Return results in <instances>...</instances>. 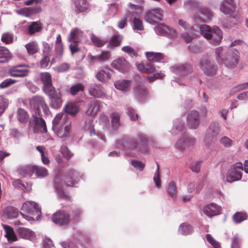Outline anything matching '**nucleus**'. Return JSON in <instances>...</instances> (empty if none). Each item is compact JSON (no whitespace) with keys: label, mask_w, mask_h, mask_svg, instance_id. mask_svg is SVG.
<instances>
[{"label":"nucleus","mask_w":248,"mask_h":248,"mask_svg":"<svg viewBox=\"0 0 248 248\" xmlns=\"http://www.w3.org/2000/svg\"><path fill=\"white\" fill-rule=\"evenodd\" d=\"M184 127V124L180 120H175L173 121V127L171 132L172 134H177L179 131H182Z\"/></svg>","instance_id":"49530a36"},{"label":"nucleus","mask_w":248,"mask_h":248,"mask_svg":"<svg viewBox=\"0 0 248 248\" xmlns=\"http://www.w3.org/2000/svg\"><path fill=\"white\" fill-rule=\"evenodd\" d=\"M81 214V210L78 208L72 210L70 215H69L70 219V222L72 220L78 219L80 217Z\"/></svg>","instance_id":"bf43d9fd"},{"label":"nucleus","mask_w":248,"mask_h":248,"mask_svg":"<svg viewBox=\"0 0 248 248\" xmlns=\"http://www.w3.org/2000/svg\"><path fill=\"white\" fill-rule=\"evenodd\" d=\"M84 88L80 84H76L72 85L70 89V92L73 95H75L79 92L83 91Z\"/></svg>","instance_id":"13d9d810"},{"label":"nucleus","mask_w":248,"mask_h":248,"mask_svg":"<svg viewBox=\"0 0 248 248\" xmlns=\"http://www.w3.org/2000/svg\"><path fill=\"white\" fill-rule=\"evenodd\" d=\"M123 39L122 35L117 34L114 35L110 39L109 43L107 45V47L110 49H113L114 47L119 46Z\"/></svg>","instance_id":"c756f323"},{"label":"nucleus","mask_w":248,"mask_h":248,"mask_svg":"<svg viewBox=\"0 0 248 248\" xmlns=\"http://www.w3.org/2000/svg\"><path fill=\"white\" fill-rule=\"evenodd\" d=\"M235 9L236 5L233 0H223L220 3V10L224 14H232Z\"/></svg>","instance_id":"aec40b11"},{"label":"nucleus","mask_w":248,"mask_h":248,"mask_svg":"<svg viewBox=\"0 0 248 248\" xmlns=\"http://www.w3.org/2000/svg\"><path fill=\"white\" fill-rule=\"evenodd\" d=\"M112 126L114 128L118 127L120 125V115L118 113L113 112L111 114Z\"/></svg>","instance_id":"6e6d98bb"},{"label":"nucleus","mask_w":248,"mask_h":248,"mask_svg":"<svg viewBox=\"0 0 248 248\" xmlns=\"http://www.w3.org/2000/svg\"><path fill=\"white\" fill-rule=\"evenodd\" d=\"M50 98V104L52 108H57L62 104V95L59 91H54V89L51 90L50 94H47Z\"/></svg>","instance_id":"5701e85b"},{"label":"nucleus","mask_w":248,"mask_h":248,"mask_svg":"<svg viewBox=\"0 0 248 248\" xmlns=\"http://www.w3.org/2000/svg\"><path fill=\"white\" fill-rule=\"evenodd\" d=\"M132 27L134 31H141L144 30L142 21L140 19L134 17L132 21Z\"/></svg>","instance_id":"c03bdc74"},{"label":"nucleus","mask_w":248,"mask_h":248,"mask_svg":"<svg viewBox=\"0 0 248 248\" xmlns=\"http://www.w3.org/2000/svg\"><path fill=\"white\" fill-rule=\"evenodd\" d=\"M134 93L139 98L142 99L144 96H146L147 91L144 88L141 86H138L135 88Z\"/></svg>","instance_id":"603ef678"},{"label":"nucleus","mask_w":248,"mask_h":248,"mask_svg":"<svg viewBox=\"0 0 248 248\" xmlns=\"http://www.w3.org/2000/svg\"><path fill=\"white\" fill-rule=\"evenodd\" d=\"M81 36L82 32L78 29H74L71 31L68 41L73 43H78L80 41Z\"/></svg>","instance_id":"c85d7f7f"},{"label":"nucleus","mask_w":248,"mask_h":248,"mask_svg":"<svg viewBox=\"0 0 248 248\" xmlns=\"http://www.w3.org/2000/svg\"><path fill=\"white\" fill-rule=\"evenodd\" d=\"M170 70L181 78L176 80L175 82L180 85H186L188 81L186 76L192 72L193 67L187 63H178L171 66Z\"/></svg>","instance_id":"7ed1b4c3"},{"label":"nucleus","mask_w":248,"mask_h":248,"mask_svg":"<svg viewBox=\"0 0 248 248\" xmlns=\"http://www.w3.org/2000/svg\"><path fill=\"white\" fill-rule=\"evenodd\" d=\"M29 104L31 111L35 115L41 116V108L45 115H48L50 113L48 105L41 96L36 95L32 97L29 100Z\"/></svg>","instance_id":"39448f33"},{"label":"nucleus","mask_w":248,"mask_h":248,"mask_svg":"<svg viewBox=\"0 0 248 248\" xmlns=\"http://www.w3.org/2000/svg\"><path fill=\"white\" fill-rule=\"evenodd\" d=\"M247 88H248V82L241 83L232 88L230 91V94L233 95L236 93Z\"/></svg>","instance_id":"8fccbe9b"},{"label":"nucleus","mask_w":248,"mask_h":248,"mask_svg":"<svg viewBox=\"0 0 248 248\" xmlns=\"http://www.w3.org/2000/svg\"><path fill=\"white\" fill-rule=\"evenodd\" d=\"M200 66L204 73L208 76H213L217 74V65L208 58H203L201 59Z\"/></svg>","instance_id":"9d476101"},{"label":"nucleus","mask_w":248,"mask_h":248,"mask_svg":"<svg viewBox=\"0 0 248 248\" xmlns=\"http://www.w3.org/2000/svg\"><path fill=\"white\" fill-rule=\"evenodd\" d=\"M121 50L127 54L131 57H137L138 56L137 52L135 50L130 46H125L122 47Z\"/></svg>","instance_id":"5fc2aeb1"},{"label":"nucleus","mask_w":248,"mask_h":248,"mask_svg":"<svg viewBox=\"0 0 248 248\" xmlns=\"http://www.w3.org/2000/svg\"><path fill=\"white\" fill-rule=\"evenodd\" d=\"M18 215V210L13 206L7 207L3 211L2 217L5 219L16 218Z\"/></svg>","instance_id":"bb28decb"},{"label":"nucleus","mask_w":248,"mask_h":248,"mask_svg":"<svg viewBox=\"0 0 248 248\" xmlns=\"http://www.w3.org/2000/svg\"><path fill=\"white\" fill-rule=\"evenodd\" d=\"M131 164L136 170L140 171H142L145 167V164L139 160H132Z\"/></svg>","instance_id":"338daca9"},{"label":"nucleus","mask_w":248,"mask_h":248,"mask_svg":"<svg viewBox=\"0 0 248 248\" xmlns=\"http://www.w3.org/2000/svg\"><path fill=\"white\" fill-rule=\"evenodd\" d=\"M145 54L149 61L159 62L164 58V55L160 52H146Z\"/></svg>","instance_id":"473e14b6"},{"label":"nucleus","mask_w":248,"mask_h":248,"mask_svg":"<svg viewBox=\"0 0 248 248\" xmlns=\"http://www.w3.org/2000/svg\"><path fill=\"white\" fill-rule=\"evenodd\" d=\"M99 55V62H105L108 61L111 56V53L109 51H102Z\"/></svg>","instance_id":"052dcab7"},{"label":"nucleus","mask_w":248,"mask_h":248,"mask_svg":"<svg viewBox=\"0 0 248 248\" xmlns=\"http://www.w3.org/2000/svg\"><path fill=\"white\" fill-rule=\"evenodd\" d=\"M52 219L55 223L61 226L68 225L70 222L69 214L61 211L54 214Z\"/></svg>","instance_id":"4468645a"},{"label":"nucleus","mask_w":248,"mask_h":248,"mask_svg":"<svg viewBox=\"0 0 248 248\" xmlns=\"http://www.w3.org/2000/svg\"><path fill=\"white\" fill-rule=\"evenodd\" d=\"M28 53L33 55L37 52L39 50L38 44L35 41H31L25 45Z\"/></svg>","instance_id":"ea45409f"},{"label":"nucleus","mask_w":248,"mask_h":248,"mask_svg":"<svg viewBox=\"0 0 248 248\" xmlns=\"http://www.w3.org/2000/svg\"><path fill=\"white\" fill-rule=\"evenodd\" d=\"M157 35L166 36L168 27L162 24L157 25L154 29Z\"/></svg>","instance_id":"3c124183"},{"label":"nucleus","mask_w":248,"mask_h":248,"mask_svg":"<svg viewBox=\"0 0 248 248\" xmlns=\"http://www.w3.org/2000/svg\"><path fill=\"white\" fill-rule=\"evenodd\" d=\"M91 39L93 45L97 47L103 46L107 42V40L102 39L93 34L91 35Z\"/></svg>","instance_id":"de8ad7c7"},{"label":"nucleus","mask_w":248,"mask_h":248,"mask_svg":"<svg viewBox=\"0 0 248 248\" xmlns=\"http://www.w3.org/2000/svg\"><path fill=\"white\" fill-rule=\"evenodd\" d=\"M168 194L174 200H176L177 196V188L175 183L171 181L169 183L167 189Z\"/></svg>","instance_id":"58836bf2"},{"label":"nucleus","mask_w":248,"mask_h":248,"mask_svg":"<svg viewBox=\"0 0 248 248\" xmlns=\"http://www.w3.org/2000/svg\"><path fill=\"white\" fill-rule=\"evenodd\" d=\"M201 34L204 38L210 40V43L214 45L220 43L222 39V32L218 27L211 29L210 27L205 24L200 26Z\"/></svg>","instance_id":"20e7f679"},{"label":"nucleus","mask_w":248,"mask_h":248,"mask_svg":"<svg viewBox=\"0 0 248 248\" xmlns=\"http://www.w3.org/2000/svg\"><path fill=\"white\" fill-rule=\"evenodd\" d=\"M28 66L26 65H18L13 66L9 71V75L13 77L23 78L28 75L29 70L26 69H21V67Z\"/></svg>","instance_id":"a211bd4d"},{"label":"nucleus","mask_w":248,"mask_h":248,"mask_svg":"<svg viewBox=\"0 0 248 248\" xmlns=\"http://www.w3.org/2000/svg\"><path fill=\"white\" fill-rule=\"evenodd\" d=\"M29 115L27 112L22 108H18L17 111V120L21 123H26L29 119Z\"/></svg>","instance_id":"79ce46f5"},{"label":"nucleus","mask_w":248,"mask_h":248,"mask_svg":"<svg viewBox=\"0 0 248 248\" xmlns=\"http://www.w3.org/2000/svg\"><path fill=\"white\" fill-rule=\"evenodd\" d=\"M16 80L11 78H6L0 84V89H5L8 88L12 84L15 83Z\"/></svg>","instance_id":"774afa93"},{"label":"nucleus","mask_w":248,"mask_h":248,"mask_svg":"<svg viewBox=\"0 0 248 248\" xmlns=\"http://www.w3.org/2000/svg\"><path fill=\"white\" fill-rule=\"evenodd\" d=\"M111 66L121 72H124L129 68V63L124 58H120L114 60L111 63Z\"/></svg>","instance_id":"4be33fe9"},{"label":"nucleus","mask_w":248,"mask_h":248,"mask_svg":"<svg viewBox=\"0 0 248 248\" xmlns=\"http://www.w3.org/2000/svg\"><path fill=\"white\" fill-rule=\"evenodd\" d=\"M138 70L143 73L150 74L155 72V67L150 62H141L137 64Z\"/></svg>","instance_id":"b1692460"},{"label":"nucleus","mask_w":248,"mask_h":248,"mask_svg":"<svg viewBox=\"0 0 248 248\" xmlns=\"http://www.w3.org/2000/svg\"><path fill=\"white\" fill-rule=\"evenodd\" d=\"M64 110L66 113L75 116L78 113L79 107L76 103L69 102L65 106Z\"/></svg>","instance_id":"2f4dec72"},{"label":"nucleus","mask_w":248,"mask_h":248,"mask_svg":"<svg viewBox=\"0 0 248 248\" xmlns=\"http://www.w3.org/2000/svg\"><path fill=\"white\" fill-rule=\"evenodd\" d=\"M144 18L149 24L155 25L157 20L163 19V11L159 8L151 9L146 12Z\"/></svg>","instance_id":"f8f14e48"},{"label":"nucleus","mask_w":248,"mask_h":248,"mask_svg":"<svg viewBox=\"0 0 248 248\" xmlns=\"http://www.w3.org/2000/svg\"><path fill=\"white\" fill-rule=\"evenodd\" d=\"M184 5L186 9H199L200 7V4L195 0H187L184 3Z\"/></svg>","instance_id":"864d4df0"},{"label":"nucleus","mask_w":248,"mask_h":248,"mask_svg":"<svg viewBox=\"0 0 248 248\" xmlns=\"http://www.w3.org/2000/svg\"><path fill=\"white\" fill-rule=\"evenodd\" d=\"M64 119L61 114L56 115L52 122V129L54 132L60 138L66 137L69 134L71 127L70 125H64L63 123Z\"/></svg>","instance_id":"423d86ee"},{"label":"nucleus","mask_w":248,"mask_h":248,"mask_svg":"<svg viewBox=\"0 0 248 248\" xmlns=\"http://www.w3.org/2000/svg\"><path fill=\"white\" fill-rule=\"evenodd\" d=\"M243 170V166L241 162H237L232 165L227 173V181L232 182L239 180L242 177L241 171Z\"/></svg>","instance_id":"1a4fd4ad"},{"label":"nucleus","mask_w":248,"mask_h":248,"mask_svg":"<svg viewBox=\"0 0 248 248\" xmlns=\"http://www.w3.org/2000/svg\"><path fill=\"white\" fill-rule=\"evenodd\" d=\"M40 78L44 86L43 90L46 94H50L51 90L53 89L51 76L48 72H42L40 74Z\"/></svg>","instance_id":"ddd939ff"},{"label":"nucleus","mask_w":248,"mask_h":248,"mask_svg":"<svg viewBox=\"0 0 248 248\" xmlns=\"http://www.w3.org/2000/svg\"><path fill=\"white\" fill-rule=\"evenodd\" d=\"M98 80L102 82H105L110 78V75L109 72H106L103 70L99 71L96 76Z\"/></svg>","instance_id":"a18cd8bd"},{"label":"nucleus","mask_w":248,"mask_h":248,"mask_svg":"<svg viewBox=\"0 0 248 248\" xmlns=\"http://www.w3.org/2000/svg\"><path fill=\"white\" fill-rule=\"evenodd\" d=\"M241 241L237 234H235L232 239L231 248H240Z\"/></svg>","instance_id":"0e129e2a"},{"label":"nucleus","mask_w":248,"mask_h":248,"mask_svg":"<svg viewBox=\"0 0 248 248\" xmlns=\"http://www.w3.org/2000/svg\"><path fill=\"white\" fill-rule=\"evenodd\" d=\"M215 53L218 64L228 68L236 67L239 62L240 54L236 49H230L225 51L222 46H219L215 49Z\"/></svg>","instance_id":"f257e3e1"},{"label":"nucleus","mask_w":248,"mask_h":248,"mask_svg":"<svg viewBox=\"0 0 248 248\" xmlns=\"http://www.w3.org/2000/svg\"><path fill=\"white\" fill-rule=\"evenodd\" d=\"M42 27L40 22H32L28 27L29 34L38 32L42 30Z\"/></svg>","instance_id":"37998d69"},{"label":"nucleus","mask_w":248,"mask_h":248,"mask_svg":"<svg viewBox=\"0 0 248 248\" xmlns=\"http://www.w3.org/2000/svg\"><path fill=\"white\" fill-rule=\"evenodd\" d=\"M195 140L187 136H184L178 140L175 144V148L179 151H184L186 147L195 144Z\"/></svg>","instance_id":"2eb2a0df"},{"label":"nucleus","mask_w":248,"mask_h":248,"mask_svg":"<svg viewBox=\"0 0 248 248\" xmlns=\"http://www.w3.org/2000/svg\"><path fill=\"white\" fill-rule=\"evenodd\" d=\"M11 56V54L7 48L0 47V62L4 63L8 62Z\"/></svg>","instance_id":"4c0bfd02"},{"label":"nucleus","mask_w":248,"mask_h":248,"mask_svg":"<svg viewBox=\"0 0 248 248\" xmlns=\"http://www.w3.org/2000/svg\"><path fill=\"white\" fill-rule=\"evenodd\" d=\"M203 213L209 217L218 215L221 213V207L215 203H210L203 208Z\"/></svg>","instance_id":"412c9836"},{"label":"nucleus","mask_w":248,"mask_h":248,"mask_svg":"<svg viewBox=\"0 0 248 248\" xmlns=\"http://www.w3.org/2000/svg\"><path fill=\"white\" fill-rule=\"evenodd\" d=\"M200 123V115L198 111L192 110L190 112L187 117V124L191 129L197 128Z\"/></svg>","instance_id":"dca6fc26"},{"label":"nucleus","mask_w":248,"mask_h":248,"mask_svg":"<svg viewBox=\"0 0 248 248\" xmlns=\"http://www.w3.org/2000/svg\"><path fill=\"white\" fill-rule=\"evenodd\" d=\"M42 52L43 55H48L51 56V49L50 45L46 42H42Z\"/></svg>","instance_id":"69168bd1"},{"label":"nucleus","mask_w":248,"mask_h":248,"mask_svg":"<svg viewBox=\"0 0 248 248\" xmlns=\"http://www.w3.org/2000/svg\"><path fill=\"white\" fill-rule=\"evenodd\" d=\"M55 51L57 57L61 58L63 53V45L60 34L57 35L55 41Z\"/></svg>","instance_id":"7c9ffc66"},{"label":"nucleus","mask_w":248,"mask_h":248,"mask_svg":"<svg viewBox=\"0 0 248 248\" xmlns=\"http://www.w3.org/2000/svg\"><path fill=\"white\" fill-rule=\"evenodd\" d=\"M98 110V106L96 102H91L89 105V108L87 112L90 115H94Z\"/></svg>","instance_id":"e2e57ef3"},{"label":"nucleus","mask_w":248,"mask_h":248,"mask_svg":"<svg viewBox=\"0 0 248 248\" xmlns=\"http://www.w3.org/2000/svg\"><path fill=\"white\" fill-rule=\"evenodd\" d=\"M128 148L136 152L146 153L148 151L147 139L141 136L135 138L129 141Z\"/></svg>","instance_id":"6e6552de"},{"label":"nucleus","mask_w":248,"mask_h":248,"mask_svg":"<svg viewBox=\"0 0 248 248\" xmlns=\"http://www.w3.org/2000/svg\"><path fill=\"white\" fill-rule=\"evenodd\" d=\"M76 10L80 12L85 11L88 7L86 0H73Z\"/></svg>","instance_id":"a19ab883"},{"label":"nucleus","mask_w":248,"mask_h":248,"mask_svg":"<svg viewBox=\"0 0 248 248\" xmlns=\"http://www.w3.org/2000/svg\"><path fill=\"white\" fill-rule=\"evenodd\" d=\"M193 232V227L187 223H183L179 227L178 232L184 235L191 234Z\"/></svg>","instance_id":"72a5a7b5"},{"label":"nucleus","mask_w":248,"mask_h":248,"mask_svg":"<svg viewBox=\"0 0 248 248\" xmlns=\"http://www.w3.org/2000/svg\"><path fill=\"white\" fill-rule=\"evenodd\" d=\"M70 65L68 63H63L60 65L53 67V70L57 73L64 72L69 68Z\"/></svg>","instance_id":"4d7b16f0"},{"label":"nucleus","mask_w":248,"mask_h":248,"mask_svg":"<svg viewBox=\"0 0 248 248\" xmlns=\"http://www.w3.org/2000/svg\"><path fill=\"white\" fill-rule=\"evenodd\" d=\"M131 81L129 80H118L114 82L115 88L122 91L123 93H126L130 90Z\"/></svg>","instance_id":"a878e982"},{"label":"nucleus","mask_w":248,"mask_h":248,"mask_svg":"<svg viewBox=\"0 0 248 248\" xmlns=\"http://www.w3.org/2000/svg\"><path fill=\"white\" fill-rule=\"evenodd\" d=\"M199 20L200 19L196 18L192 19V20H193L194 22H195V24L197 23ZM177 23L178 25L185 31H189L191 29L194 30V26L196 25V24H194L192 26L186 18L183 17L178 18Z\"/></svg>","instance_id":"cd10ccee"},{"label":"nucleus","mask_w":248,"mask_h":248,"mask_svg":"<svg viewBox=\"0 0 248 248\" xmlns=\"http://www.w3.org/2000/svg\"><path fill=\"white\" fill-rule=\"evenodd\" d=\"M18 235L23 239L32 241L35 239V234L31 230L26 228H19L17 229Z\"/></svg>","instance_id":"393cba45"},{"label":"nucleus","mask_w":248,"mask_h":248,"mask_svg":"<svg viewBox=\"0 0 248 248\" xmlns=\"http://www.w3.org/2000/svg\"><path fill=\"white\" fill-rule=\"evenodd\" d=\"M220 126L218 121H212L207 130L204 138L205 145L209 148L213 142L217 139L220 131Z\"/></svg>","instance_id":"0eeeda50"},{"label":"nucleus","mask_w":248,"mask_h":248,"mask_svg":"<svg viewBox=\"0 0 248 248\" xmlns=\"http://www.w3.org/2000/svg\"><path fill=\"white\" fill-rule=\"evenodd\" d=\"M37 116L34 114H32L34 123V131L41 133L46 134L47 128L45 121L41 117H38Z\"/></svg>","instance_id":"6ab92c4d"},{"label":"nucleus","mask_w":248,"mask_h":248,"mask_svg":"<svg viewBox=\"0 0 248 248\" xmlns=\"http://www.w3.org/2000/svg\"><path fill=\"white\" fill-rule=\"evenodd\" d=\"M31 170L40 178H44L48 174L47 170L42 166H33L31 167Z\"/></svg>","instance_id":"c9c22d12"},{"label":"nucleus","mask_w":248,"mask_h":248,"mask_svg":"<svg viewBox=\"0 0 248 248\" xmlns=\"http://www.w3.org/2000/svg\"><path fill=\"white\" fill-rule=\"evenodd\" d=\"M198 10L202 18L201 20L203 21L210 20L213 16L210 10L206 7H200Z\"/></svg>","instance_id":"e433bc0d"},{"label":"nucleus","mask_w":248,"mask_h":248,"mask_svg":"<svg viewBox=\"0 0 248 248\" xmlns=\"http://www.w3.org/2000/svg\"><path fill=\"white\" fill-rule=\"evenodd\" d=\"M206 240L214 248H221L219 243L210 234L206 235Z\"/></svg>","instance_id":"680f3d73"},{"label":"nucleus","mask_w":248,"mask_h":248,"mask_svg":"<svg viewBox=\"0 0 248 248\" xmlns=\"http://www.w3.org/2000/svg\"><path fill=\"white\" fill-rule=\"evenodd\" d=\"M21 210L30 215L36 216V220H38L41 215V209L39 205L33 201H27L24 202Z\"/></svg>","instance_id":"9b49d317"},{"label":"nucleus","mask_w":248,"mask_h":248,"mask_svg":"<svg viewBox=\"0 0 248 248\" xmlns=\"http://www.w3.org/2000/svg\"><path fill=\"white\" fill-rule=\"evenodd\" d=\"M247 218V215L243 212H236L232 217L233 220L237 224L246 220Z\"/></svg>","instance_id":"09e8293b"},{"label":"nucleus","mask_w":248,"mask_h":248,"mask_svg":"<svg viewBox=\"0 0 248 248\" xmlns=\"http://www.w3.org/2000/svg\"><path fill=\"white\" fill-rule=\"evenodd\" d=\"M3 227L6 232L5 236L7 238L8 241L12 242L17 240L13 229L10 226L7 225H3Z\"/></svg>","instance_id":"f704fd0d"},{"label":"nucleus","mask_w":248,"mask_h":248,"mask_svg":"<svg viewBox=\"0 0 248 248\" xmlns=\"http://www.w3.org/2000/svg\"><path fill=\"white\" fill-rule=\"evenodd\" d=\"M88 90L90 94L94 97L100 98L106 95V90L100 84L92 83Z\"/></svg>","instance_id":"f3484780"},{"label":"nucleus","mask_w":248,"mask_h":248,"mask_svg":"<svg viewBox=\"0 0 248 248\" xmlns=\"http://www.w3.org/2000/svg\"><path fill=\"white\" fill-rule=\"evenodd\" d=\"M79 174L74 170H69L64 176L57 175L55 180L56 191L59 198L68 200L69 195L63 191L62 186L65 184L67 186H73L79 180Z\"/></svg>","instance_id":"f03ea898"}]
</instances>
